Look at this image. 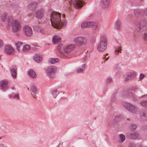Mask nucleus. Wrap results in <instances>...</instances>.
<instances>
[{
    "label": "nucleus",
    "mask_w": 147,
    "mask_h": 147,
    "mask_svg": "<svg viewBox=\"0 0 147 147\" xmlns=\"http://www.w3.org/2000/svg\"><path fill=\"white\" fill-rule=\"evenodd\" d=\"M30 90L32 91V92L34 93L33 95L32 94H31L32 95V96L34 98L35 96V95L36 94L37 92V90L36 87L34 85H32L30 86Z\"/></svg>",
    "instance_id": "obj_25"
},
{
    "label": "nucleus",
    "mask_w": 147,
    "mask_h": 147,
    "mask_svg": "<svg viewBox=\"0 0 147 147\" xmlns=\"http://www.w3.org/2000/svg\"><path fill=\"white\" fill-rule=\"evenodd\" d=\"M125 93L126 94L127 96H131L132 92L130 91V90H128L126 92H125Z\"/></svg>",
    "instance_id": "obj_41"
},
{
    "label": "nucleus",
    "mask_w": 147,
    "mask_h": 147,
    "mask_svg": "<svg viewBox=\"0 0 147 147\" xmlns=\"http://www.w3.org/2000/svg\"><path fill=\"white\" fill-rule=\"evenodd\" d=\"M41 27L38 26H35L34 27V30L36 31L39 32V31L41 28Z\"/></svg>",
    "instance_id": "obj_37"
},
{
    "label": "nucleus",
    "mask_w": 147,
    "mask_h": 147,
    "mask_svg": "<svg viewBox=\"0 0 147 147\" xmlns=\"http://www.w3.org/2000/svg\"><path fill=\"white\" fill-rule=\"evenodd\" d=\"M138 137V134L136 132H134L131 133L129 135V138L132 139H136Z\"/></svg>",
    "instance_id": "obj_22"
},
{
    "label": "nucleus",
    "mask_w": 147,
    "mask_h": 147,
    "mask_svg": "<svg viewBox=\"0 0 147 147\" xmlns=\"http://www.w3.org/2000/svg\"><path fill=\"white\" fill-rule=\"evenodd\" d=\"M44 9L43 8L38 9L36 12V17L38 19H41L44 16Z\"/></svg>",
    "instance_id": "obj_13"
},
{
    "label": "nucleus",
    "mask_w": 147,
    "mask_h": 147,
    "mask_svg": "<svg viewBox=\"0 0 147 147\" xmlns=\"http://www.w3.org/2000/svg\"><path fill=\"white\" fill-rule=\"evenodd\" d=\"M8 25L12 26V30L13 32H17L20 29L21 25L19 22L17 20H13L11 17H9L7 18Z\"/></svg>",
    "instance_id": "obj_1"
},
{
    "label": "nucleus",
    "mask_w": 147,
    "mask_h": 147,
    "mask_svg": "<svg viewBox=\"0 0 147 147\" xmlns=\"http://www.w3.org/2000/svg\"><path fill=\"white\" fill-rule=\"evenodd\" d=\"M119 138L121 141L119 142L120 143L123 142L125 141V136L123 134H121L119 135Z\"/></svg>",
    "instance_id": "obj_33"
},
{
    "label": "nucleus",
    "mask_w": 147,
    "mask_h": 147,
    "mask_svg": "<svg viewBox=\"0 0 147 147\" xmlns=\"http://www.w3.org/2000/svg\"><path fill=\"white\" fill-rule=\"evenodd\" d=\"M121 26V24L120 21L119 20H117L115 23V28L117 30H119Z\"/></svg>",
    "instance_id": "obj_26"
},
{
    "label": "nucleus",
    "mask_w": 147,
    "mask_h": 147,
    "mask_svg": "<svg viewBox=\"0 0 147 147\" xmlns=\"http://www.w3.org/2000/svg\"><path fill=\"white\" fill-rule=\"evenodd\" d=\"M24 32L26 35L28 37L31 36L33 33L32 30L31 28L28 26H25L23 28Z\"/></svg>",
    "instance_id": "obj_10"
},
{
    "label": "nucleus",
    "mask_w": 147,
    "mask_h": 147,
    "mask_svg": "<svg viewBox=\"0 0 147 147\" xmlns=\"http://www.w3.org/2000/svg\"><path fill=\"white\" fill-rule=\"evenodd\" d=\"M138 89V88L136 87H133L131 89V90L134 91H136Z\"/></svg>",
    "instance_id": "obj_48"
},
{
    "label": "nucleus",
    "mask_w": 147,
    "mask_h": 147,
    "mask_svg": "<svg viewBox=\"0 0 147 147\" xmlns=\"http://www.w3.org/2000/svg\"><path fill=\"white\" fill-rule=\"evenodd\" d=\"M11 89L12 90H14V86H12L11 87Z\"/></svg>",
    "instance_id": "obj_55"
},
{
    "label": "nucleus",
    "mask_w": 147,
    "mask_h": 147,
    "mask_svg": "<svg viewBox=\"0 0 147 147\" xmlns=\"http://www.w3.org/2000/svg\"><path fill=\"white\" fill-rule=\"evenodd\" d=\"M53 96V97L55 98L57 96V95L59 94V92L57 91V90H53L51 92Z\"/></svg>",
    "instance_id": "obj_34"
},
{
    "label": "nucleus",
    "mask_w": 147,
    "mask_h": 147,
    "mask_svg": "<svg viewBox=\"0 0 147 147\" xmlns=\"http://www.w3.org/2000/svg\"><path fill=\"white\" fill-rule=\"evenodd\" d=\"M67 23V21L66 20L64 21L63 22L60 21L59 22V25H58V26H57L56 28H61V27L65 26L66 25Z\"/></svg>",
    "instance_id": "obj_29"
},
{
    "label": "nucleus",
    "mask_w": 147,
    "mask_h": 147,
    "mask_svg": "<svg viewBox=\"0 0 147 147\" xmlns=\"http://www.w3.org/2000/svg\"><path fill=\"white\" fill-rule=\"evenodd\" d=\"M108 55V54H106V55L105 56V57H104V59H106V56H107V55Z\"/></svg>",
    "instance_id": "obj_56"
},
{
    "label": "nucleus",
    "mask_w": 147,
    "mask_h": 147,
    "mask_svg": "<svg viewBox=\"0 0 147 147\" xmlns=\"http://www.w3.org/2000/svg\"><path fill=\"white\" fill-rule=\"evenodd\" d=\"M108 57H107V58L106 59V60H107L108 59Z\"/></svg>",
    "instance_id": "obj_58"
},
{
    "label": "nucleus",
    "mask_w": 147,
    "mask_h": 147,
    "mask_svg": "<svg viewBox=\"0 0 147 147\" xmlns=\"http://www.w3.org/2000/svg\"><path fill=\"white\" fill-rule=\"evenodd\" d=\"M143 12L144 15L147 17V8L144 9L143 10Z\"/></svg>",
    "instance_id": "obj_46"
},
{
    "label": "nucleus",
    "mask_w": 147,
    "mask_h": 147,
    "mask_svg": "<svg viewBox=\"0 0 147 147\" xmlns=\"http://www.w3.org/2000/svg\"><path fill=\"white\" fill-rule=\"evenodd\" d=\"M30 49V46L28 45H26L23 46L22 51L24 52L28 51Z\"/></svg>",
    "instance_id": "obj_31"
},
{
    "label": "nucleus",
    "mask_w": 147,
    "mask_h": 147,
    "mask_svg": "<svg viewBox=\"0 0 147 147\" xmlns=\"http://www.w3.org/2000/svg\"><path fill=\"white\" fill-rule=\"evenodd\" d=\"M140 116L141 119L144 121L147 120V112L144 111L141 112L140 114Z\"/></svg>",
    "instance_id": "obj_20"
},
{
    "label": "nucleus",
    "mask_w": 147,
    "mask_h": 147,
    "mask_svg": "<svg viewBox=\"0 0 147 147\" xmlns=\"http://www.w3.org/2000/svg\"><path fill=\"white\" fill-rule=\"evenodd\" d=\"M61 40V38L58 36H54L52 39V41L54 44H56L59 42Z\"/></svg>",
    "instance_id": "obj_24"
},
{
    "label": "nucleus",
    "mask_w": 147,
    "mask_h": 147,
    "mask_svg": "<svg viewBox=\"0 0 147 147\" xmlns=\"http://www.w3.org/2000/svg\"><path fill=\"white\" fill-rule=\"evenodd\" d=\"M8 81L6 80H3L0 82V89L2 90L3 91H5L7 88L6 86L8 84Z\"/></svg>",
    "instance_id": "obj_15"
},
{
    "label": "nucleus",
    "mask_w": 147,
    "mask_h": 147,
    "mask_svg": "<svg viewBox=\"0 0 147 147\" xmlns=\"http://www.w3.org/2000/svg\"><path fill=\"white\" fill-rule=\"evenodd\" d=\"M57 67L52 66L48 67L46 70L47 75L50 78H52L54 76L55 71L57 70Z\"/></svg>",
    "instance_id": "obj_8"
},
{
    "label": "nucleus",
    "mask_w": 147,
    "mask_h": 147,
    "mask_svg": "<svg viewBox=\"0 0 147 147\" xmlns=\"http://www.w3.org/2000/svg\"><path fill=\"white\" fill-rule=\"evenodd\" d=\"M28 90H29V88H28Z\"/></svg>",
    "instance_id": "obj_59"
},
{
    "label": "nucleus",
    "mask_w": 147,
    "mask_h": 147,
    "mask_svg": "<svg viewBox=\"0 0 147 147\" xmlns=\"http://www.w3.org/2000/svg\"><path fill=\"white\" fill-rule=\"evenodd\" d=\"M0 147H7V146L5 144H0Z\"/></svg>",
    "instance_id": "obj_51"
},
{
    "label": "nucleus",
    "mask_w": 147,
    "mask_h": 147,
    "mask_svg": "<svg viewBox=\"0 0 147 147\" xmlns=\"http://www.w3.org/2000/svg\"><path fill=\"white\" fill-rule=\"evenodd\" d=\"M62 48V45L60 44L57 47V49L59 53L60 56L62 57L66 58L67 56L64 54L63 52H62L61 50Z\"/></svg>",
    "instance_id": "obj_19"
},
{
    "label": "nucleus",
    "mask_w": 147,
    "mask_h": 147,
    "mask_svg": "<svg viewBox=\"0 0 147 147\" xmlns=\"http://www.w3.org/2000/svg\"><path fill=\"white\" fill-rule=\"evenodd\" d=\"M112 80L111 78H109L106 79V82L107 84L109 83H110L112 82Z\"/></svg>",
    "instance_id": "obj_44"
},
{
    "label": "nucleus",
    "mask_w": 147,
    "mask_h": 147,
    "mask_svg": "<svg viewBox=\"0 0 147 147\" xmlns=\"http://www.w3.org/2000/svg\"><path fill=\"white\" fill-rule=\"evenodd\" d=\"M14 93H13L11 94L8 95L9 97V98H13L14 99H16L18 100L19 99V94H16L15 95Z\"/></svg>",
    "instance_id": "obj_27"
},
{
    "label": "nucleus",
    "mask_w": 147,
    "mask_h": 147,
    "mask_svg": "<svg viewBox=\"0 0 147 147\" xmlns=\"http://www.w3.org/2000/svg\"><path fill=\"white\" fill-rule=\"evenodd\" d=\"M60 143H59L58 145L57 146V147H59Z\"/></svg>",
    "instance_id": "obj_57"
},
{
    "label": "nucleus",
    "mask_w": 147,
    "mask_h": 147,
    "mask_svg": "<svg viewBox=\"0 0 147 147\" xmlns=\"http://www.w3.org/2000/svg\"><path fill=\"white\" fill-rule=\"evenodd\" d=\"M39 32L40 33L44 35L45 34L46 31L44 28H41L39 31Z\"/></svg>",
    "instance_id": "obj_40"
},
{
    "label": "nucleus",
    "mask_w": 147,
    "mask_h": 147,
    "mask_svg": "<svg viewBox=\"0 0 147 147\" xmlns=\"http://www.w3.org/2000/svg\"><path fill=\"white\" fill-rule=\"evenodd\" d=\"M144 75L143 74H141L140 75L139 79L140 80H142V79H143L144 78Z\"/></svg>",
    "instance_id": "obj_47"
},
{
    "label": "nucleus",
    "mask_w": 147,
    "mask_h": 147,
    "mask_svg": "<svg viewBox=\"0 0 147 147\" xmlns=\"http://www.w3.org/2000/svg\"><path fill=\"white\" fill-rule=\"evenodd\" d=\"M137 126L136 125L134 124H131L129 126V128L131 130H134L137 128Z\"/></svg>",
    "instance_id": "obj_35"
},
{
    "label": "nucleus",
    "mask_w": 147,
    "mask_h": 147,
    "mask_svg": "<svg viewBox=\"0 0 147 147\" xmlns=\"http://www.w3.org/2000/svg\"><path fill=\"white\" fill-rule=\"evenodd\" d=\"M86 65V64H83L82 65V68L83 69H84V70H85V66Z\"/></svg>",
    "instance_id": "obj_53"
},
{
    "label": "nucleus",
    "mask_w": 147,
    "mask_h": 147,
    "mask_svg": "<svg viewBox=\"0 0 147 147\" xmlns=\"http://www.w3.org/2000/svg\"><path fill=\"white\" fill-rule=\"evenodd\" d=\"M75 47V45L74 44L69 45L64 49V51L65 53H69L71 51L74 50Z\"/></svg>",
    "instance_id": "obj_16"
},
{
    "label": "nucleus",
    "mask_w": 147,
    "mask_h": 147,
    "mask_svg": "<svg viewBox=\"0 0 147 147\" xmlns=\"http://www.w3.org/2000/svg\"><path fill=\"white\" fill-rule=\"evenodd\" d=\"M107 40L105 36H102L100 38V42L98 43L97 47V50L99 51L103 52L105 51L107 48Z\"/></svg>",
    "instance_id": "obj_4"
},
{
    "label": "nucleus",
    "mask_w": 147,
    "mask_h": 147,
    "mask_svg": "<svg viewBox=\"0 0 147 147\" xmlns=\"http://www.w3.org/2000/svg\"><path fill=\"white\" fill-rule=\"evenodd\" d=\"M73 5L76 9L81 7L83 4L82 1L80 0H76L73 1Z\"/></svg>",
    "instance_id": "obj_14"
},
{
    "label": "nucleus",
    "mask_w": 147,
    "mask_h": 147,
    "mask_svg": "<svg viewBox=\"0 0 147 147\" xmlns=\"http://www.w3.org/2000/svg\"><path fill=\"white\" fill-rule=\"evenodd\" d=\"M142 11V9H137L134 10V13L135 15L137 16L140 14Z\"/></svg>",
    "instance_id": "obj_30"
},
{
    "label": "nucleus",
    "mask_w": 147,
    "mask_h": 147,
    "mask_svg": "<svg viewBox=\"0 0 147 147\" xmlns=\"http://www.w3.org/2000/svg\"><path fill=\"white\" fill-rule=\"evenodd\" d=\"M136 29L137 32H142L146 28V22L145 20H138L135 22Z\"/></svg>",
    "instance_id": "obj_3"
},
{
    "label": "nucleus",
    "mask_w": 147,
    "mask_h": 147,
    "mask_svg": "<svg viewBox=\"0 0 147 147\" xmlns=\"http://www.w3.org/2000/svg\"><path fill=\"white\" fill-rule=\"evenodd\" d=\"M3 41L0 40V47H1L3 46Z\"/></svg>",
    "instance_id": "obj_52"
},
{
    "label": "nucleus",
    "mask_w": 147,
    "mask_h": 147,
    "mask_svg": "<svg viewBox=\"0 0 147 147\" xmlns=\"http://www.w3.org/2000/svg\"><path fill=\"white\" fill-rule=\"evenodd\" d=\"M51 21L52 26L55 28H56L59 24L60 20V14L58 12H52L51 15Z\"/></svg>",
    "instance_id": "obj_2"
},
{
    "label": "nucleus",
    "mask_w": 147,
    "mask_h": 147,
    "mask_svg": "<svg viewBox=\"0 0 147 147\" xmlns=\"http://www.w3.org/2000/svg\"><path fill=\"white\" fill-rule=\"evenodd\" d=\"M7 16L6 13L2 15L1 19L3 22H4L6 20Z\"/></svg>",
    "instance_id": "obj_36"
},
{
    "label": "nucleus",
    "mask_w": 147,
    "mask_h": 147,
    "mask_svg": "<svg viewBox=\"0 0 147 147\" xmlns=\"http://www.w3.org/2000/svg\"><path fill=\"white\" fill-rule=\"evenodd\" d=\"M22 42H19L16 44V46L17 47V50L19 51L20 48L22 47Z\"/></svg>",
    "instance_id": "obj_32"
},
{
    "label": "nucleus",
    "mask_w": 147,
    "mask_h": 147,
    "mask_svg": "<svg viewBox=\"0 0 147 147\" xmlns=\"http://www.w3.org/2000/svg\"><path fill=\"white\" fill-rule=\"evenodd\" d=\"M4 51L7 55H12L14 52V49L10 45H7L5 46Z\"/></svg>",
    "instance_id": "obj_12"
},
{
    "label": "nucleus",
    "mask_w": 147,
    "mask_h": 147,
    "mask_svg": "<svg viewBox=\"0 0 147 147\" xmlns=\"http://www.w3.org/2000/svg\"><path fill=\"white\" fill-rule=\"evenodd\" d=\"M10 71L11 75L13 78L16 79L17 77V67L15 65H12L9 68Z\"/></svg>",
    "instance_id": "obj_11"
},
{
    "label": "nucleus",
    "mask_w": 147,
    "mask_h": 147,
    "mask_svg": "<svg viewBox=\"0 0 147 147\" xmlns=\"http://www.w3.org/2000/svg\"><path fill=\"white\" fill-rule=\"evenodd\" d=\"M33 59L35 62L38 63L41 62L42 60L41 56L38 54L34 56Z\"/></svg>",
    "instance_id": "obj_18"
},
{
    "label": "nucleus",
    "mask_w": 147,
    "mask_h": 147,
    "mask_svg": "<svg viewBox=\"0 0 147 147\" xmlns=\"http://www.w3.org/2000/svg\"><path fill=\"white\" fill-rule=\"evenodd\" d=\"M121 120V118L119 116H116L114 119V121L116 122H117V121H119Z\"/></svg>",
    "instance_id": "obj_42"
},
{
    "label": "nucleus",
    "mask_w": 147,
    "mask_h": 147,
    "mask_svg": "<svg viewBox=\"0 0 147 147\" xmlns=\"http://www.w3.org/2000/svg\"><path fill=\"white\" fill-rule=\"evenodd\" d=\"M132 99L134 101H137L138 100V97L135 94H133L132 95Z\"/></svg>",
    "instance_id": "obj_38"
},
{
    "label": "nucleus",
    "mask_w": 147,
    "mask_h": 147,
    "mask_svg": "<svg viewBox=\"0 0 147 147\" xmlns=\"http://www.w3.org/2000/svg\"><path fill=\"white\" fill-rule=\"evenodd\" d=\"M1 139V138L0 137V139Z\"/></svg>",
    "instance_id": "obj_61"
},
{
    "label": "nucleus",
    "mask_w": 147,
    "mask_h": 147,
    "mask_svg": "<svg viewBox=\"0 0 147 147\" xmlns=\"http://www.w3.org/2000/svg\"><path fill=\"white\" fill-rule=\"evenodd\" d=\"M115 53H116L121 51V49L119 47L117 46L115 47Z\"/></svg>",
    "instance_id": "obj_39"
},
{
    "label": "nucleus",
    "mask_w": 147,
    "mask_h": 147,
    "mask_svg": "<svg viewBox=\"0 0 147 147\" xmlns=\"http://www.w3.org/2000/svg\"><path fill=\"white\" fill-rule=\"evenodd\" d=\"M136 75V73L134 72L127 73L124 75V80L125 81H129L134 79Z\"/></svg>",
    "instance_id": "obj_9"
},
{
    "label": "nucleus",
    "mask_w": 147,
    "mask_h": 147,
    "mask_svg": "<svg viewBox=\"0 0 147 147\" xmlns=\"http://www.w3.org/2000/svg\"><path fill=\"white\" fill-rule=\"evenodd\" d=\"M28 75L33 79L35 78L37 76L35 72L32 69H30L28 71Z\"/></svg>",
    "instance_id": "obj_21"
},
{
    "label": "nucleus",
    "mask_w": 147,
    "mask_h": 147,
    "mask_svg": "<svg viewBox=\"0 0 147 147\" xmlns=\"http://www.w3.org/2000/svg\"><path fill=\"white\" fill-rule=\"evenodd\" d=\"M129 147H136V145L132 143H130L129 145Z\"/></svg>",
    "instance_id": "obj_45"
},
{
    "label": "nucleus",
    "mask_w": 147,
    "mask_h": 147,
    "mask_svg": "<svg viewBox=\"0 0 147 147\" xmlns=\"http://www.w3.org/2000/svg\"><path fill=\"white\" fill-rule=\"evenodd\" d=\"M68 7H69V6H70L71 4V3L69 1L68 2Z\"/></svg>",
    "instance_id": "obj_54"
},
{
    "label": "nucleus",
    "mask_w": 147,
    "mask_h": 147,
    "mask_svg": "<svg viewBox=\"0 0 147 147\" xmlns=\"http://www.w3.org/2000/svg\"><path fill=\"white\" fill-rule=\"evenodd\" d=\"M144 38L145 40L147 41V33L144 34Z\"/></svg>",
    "instance_id": "obj_49"
},
{
    "label": "nucleus",
    "mask_w": 147,
    "mask_h": 147,
    "mask_svg": "<svg viewBox=\"0 0 147 147\" xmlns=\"http://www.w3.org/2000/svg\"><path fill=\"white\" fill-rule=\"evenodd\" d=\"M124 106L127 110L132 113L137 114L138 112V108L131 104L125 103Z\"/></svg>",
    "instance_id": "obj_6"
},
{
    "label": "nucleus",
    "mask_w": 147,
    "mask_h": 147,
    "mask_svg": "<svg viewBox=\"0 0 147 147\" xmlns=\"http://www.w3.org/2000/svg\"><path fill=\"white\" fill-rule=\"evenodd\" d=\"M109 2V0H101V4L103 8H106L108 7Z\"/></svg>",
    "instance_id": "obj_17"
},
{
    "label": "nucleus",
    "mask_w": 147,
    "mask_h": 147,
    "mask_svg": "<svg viewBox=\"0 0 147 147\" xmlns=\"http://www.w3.org/2000/svg\"><path fill=\"white\" fill-rule=\"evenodd\" d=\"M98 26V24L94 22H84L81 24V27L82 29L92 27L96 29L97 28Z\"/></svg>",
    "instance_id": "obj_7"
},
{
    "label": "nucleus",
    "mask_w": 147,
    "mask_h": 147,
    "mask_svg": "<svg viewBox=\"0 0 147 147\" xmlns=\"http://www.w3.org/2000/svg\"><path fill=\"white\" fill-rule=\"evenodd\" d=\"M74 42L78 46H81L86 45L87 39L85 37L79 36L76 37L74 39Z\"/></svg>",
    "instance_id": "obj_5"
},
{
    "label": "nucleus",
    "mask_w": 147,
    "mask_h": 147,
    "mask_svg": "<svg viewBox=\"0 0 147 147\" xmlns=\"http://www.w3.org/2000/svg\"><path fill=\"white\" fill-rule=\"evenodd\" d=\"M115 96L114 95H112V99H111V101H112V102L113 101H114V100H115Z\"/></svg>",
    "instance_id": "obj_50"
},
{
    "label": "nucleus",
    "mask_w": 147,
    "mask_h": 147,
    "mask_svg": "<svg viewBox=\"0 0 147 147\" xmlns=\"http://www.w3.org/2000/svg\"><path fill=\"white\" fill-rule=\"evenodd\" d=\"M84 71V69L82 68H79L77 70V72L78 73H82Z\"/></svg>",
    "instance_id": "obj_43"
},
{
    "label": "nucleus",
    "mask_w": 147,
    "mask_h": 147,
    "mask_svg": "<svg viewBox=\"0 0 147 147\" xmlns=\"http://www.w3.org/2000/svg\"><path fill=\"white\" fill-rule=\"evenodd\" d=\"M36 2H32L28 5V8L30 10H34L36 8Z\"/></svg>",
    "instance_id": "obj_23"
},
{
    "label": "nucleus",
    "mask_w": 147,
    "mask_h": 147,
    "mask_svg": "<svg viewBox=\"0 0 147 147\" xmlns=\"http://www.w3.org/2000/svg\"><path fill=\"white\" fill-rule=\"evenodd\" d=\"M63 16H64V15H63Z\"/></svg>",
    "instance_id": "obj_60"
},
{
    "label": "nucleus",
    "mask_w": 147,
    "mask_h": 147,
    "mask_svg": "<svg viewBox=\"0 0 147 147\" xmlns=\"http://www.w3.org/2000/svg\"><path fill=\"white\" fill-rule=\"evenodd\" d=\"M59 61V59L58 58H51L49 60V62L51 64H54Z\"/></svg>",
    "instance_id": "obj_28"
}]
</instances>
